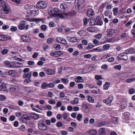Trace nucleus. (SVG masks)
Listing matches in <instances>:
<instances>
[{
  "label": "nucleus",
  "mask_w": 135,
  "mask_h": 135,
  "mask_svg": "<svg viewBox=\"0 0 135 135\" xmlns=\"http://www.w3.org/2000/svg\"><path fill=\"white\" fill-rule=\"evenodd\" d=\"M53 11L54 13L53 14L54 15V16L55 17L57 18H64V15L63 14L64 12L60 13V10L57 8H55Z\"/></svg>",
  "instance_id": "1"
},
{
  "label": "nucleus",
  "mask_w": 135,
  "mask_h": 135,
  "mask_svg": "<svg viewBox=\"0 0 135 135\" xmlns=\"http://www.w3.org/2000/svg\"><path fill=\"white\" fill-rule=\"evenodd\" d=\"M27 24L26 21H22L20 23L17 27L20 30H22L25 29L26 30L28 29V25H26Z\"/></svg>",
  "instance_id": "2"
},
{
  "label": "nucleus",
  "mask_w": 135,
  "mask_h": 135,
  "mask_svg": "<svg viewBox=\"0 0 135 135\" xmlns=\"http://www.w3.org/2000/svg\"><path fill=\"white\" fill-rule=\"evenodd\" d=\"M75 3L79 10L82 8L84 6L83 0H75Z\"/></svg>",
  "instance_id": "3"
},
{
  "label": "nucleus",
  "mask_w": 135,
  "mask_h": 135,
  "mask_svg": "<svg viewBox=\"0 0 135 135\" xmlns=\"http://www.w3.org/2000/svg\"><path fill=\"white\" fill-rule=\"evenodd\" d=\"M23 77L26 79L24 80V82L25 83H28L31 81V72H28L27 74H23Z\"/></svg>",
  "instance_id": "4"
},
{
  "label": "nucleus",
  "mask_w": 135,
  "mask_h": 135,
  "mask_svg": "<svg viewBox=\"0 0 135 135\" xmlns=\"http://www.w3.org/2000/svg\"><path fill=\"white\" fill-rule=\"evenodd\" d=\"M21 121L23 123H27L28 121L30 119V117L28 115L26 114L22 115L21 117Z\"/></svg>",
  "instance_id": "5"
},
{
  "label": "nucleus",
  "mask_w": 135,
  "mask_h": 135,
  "mask_svg": "<svg viewBox=\"0 0 135 135\" xmlns=\"http://www.w3.org/2000/svg\"><path fill=\"white\" fill-rule=\"evenodd\" d=\"M18 88L17 86L13 85L10 84H8V86H7V91L8 92H11L16 91L17 89Z\"/></svg>",
  "instance_id": "6"
},
{
  "label": "nucleus",
  "mask_w": 135,
  "mask_h": 135,
  "mask_svg": "<svg viewBox=\"0 0 135 135\" xmlns=\"http://www.w3.org/2000/svg\"><path fill=\"white\" fill-rule=\"evenodd\" d=\"M113 97L112 96H109L106 99L103 100V102L109 105H110V103H112Z\"/></svg>",
  "instance_id": "7"
},
{
  "label": "nucleus",
  "mask_w": 135,
  "mask_h": 135,
  "mask_svg": "<svg viewBox=\"0 0 135 135\" xmlns=\"http://www.w3.org/2000/svg\"><path fill=\"white\" fill-rule=\"evenodd\" d=\"M12 64V67L13 68H18L22 66V63L16 61L13 62Z\"/></svg>",
  "instance_id": "8"
},
{
  "label": "nucleus",
  "mask_w": 135,
  "mask_h": 135,
  "mask_svg": "<svg viewBox=\"0 0 135 135\" xmlns=\"http://www.w3.org/2000/svg\"><path fill=\"white\" fill-rule=\"evenodd\" d=\"M117 32L116 30L114 29H109L107 30V36L110 37L112 36L113 35L116 33Z\"/></svg>",
  "instance_id": "9"
},
{
  "label": "nucleus",
  "mask_w": 135,
  "mask_h": 135,
  "mask_svg": "<svg viewBox=\"0 0 135 135\" xmlns=\"http://www.w3.org/2000/svg\"><path fill=\"white\" fill-rule=\"evenodd\" d=\"M119 58L120 60H126L128 59L127 54L125 53H121L119 55Z\"/></svg>",
  "instance_id": "10"
},
{
  "label": "nucleus",
  "mask_w": 135,
  "mask_h": 135,
  "mask_svg": "<svg viewBox=\"0 0 135 135\" xmlns=\"http://www.w3.org/2000/svg\"><path fill=\"white\" fill-rule=\"evenodd\" d=\"M30 12L31 13L29 14H32L34 16H36L38 14L39 11L38 8L34 6L32 8V10Z\"/></svg>",
  "instance_id": "11"
},
{
  "label": "nucleus",
  "mask_w": 135,
  "mask_h": 135,
  "mask_svg": "<svg viewBox=\"0 0 135 135\" xmlns=\"http://www.w3.org/2000/svg\"><path fill=\"white\" fill-rule=\"evenodd\" d=\"M87 15L89 17H92L94 16V12L93 9H89L87 10Z\"/></svg>",
  "instance_id": "12"
},
{
  "label": "nucleus",
  "mask_w": 135,
  "mask_h": 135,
  "mask_svg": "<svg viewBox=\"0 0 135 135\" xmlns=\"http://www.w3.org/2000/svg\"><path fill=\"white\" fill-rule=\"evenodd\" d=\"M34 6L31 5L27 4L25 5L24 6V9L29 14L31 13V11Z\"/></svg>",
  "instance_id": "13"
},
{
  "label": "nucleus",
  "mask_w": 135,
  "mask_h": 135,
  "mask_svg": "<svg viewBox=\"0 0 135 135\" xmlns=\"http://www.w3.org/2000/svg\"><path fill=\"white\" fill-rule=\"evenodd\" d=\"M56 41L58 42L61 43L62 44H66L67 41L65 39L62 37H58L56 38Z\"/></svg>",
  "instance_id": "14"
},
{
  "label": "nucleus",
  "mask_w": 135,
  "mask_h": 135,
  "mask_svg": "<svg viewBox=\"0 0 135 135\" xmlns=\"http://www.w3.org/2000/svg\"><path fill=\"white\" fill-rule=\"evenodd\" d=\"M86 30L90 32H93L98 31L99 29L96 27L92 26L87 28Z\"/></svg>",
  "instance_id": "15"
},
{
  "label": "nucleus",
  "mask_w": 135,
  "mask_h": 135,
  "mask_svg": "<svg viewBox=\"0 0 135 135\" xmlns=\"http://www.w3.org/2000/svg\"><path fill=\"white\" fill-rule=\"evenodd\" d=\"M8 84L3 83L0 85V90L5 91H7V86Z\"/></svg>",
  "instance_id": "16"
},
{
  "label": "nucleus",
  "mask_w": 135,
  "mask_h": 135,
  "mask_svg": "<svg viewBox=\"0 0 135 135\" xmlns=\"http://www.w3.org/2000/svg\"><path fill=\"white\" fill-rule=\"evenodd\" d=\"M44 71L48 74L50 75H52L55 73V71L54 70L47 68H45Z\"/></svg>",
  "instance_id": "17"
},
{
  "label": "nucleus",
  "mask_w": 135,
  "mask_h": 135,
  "mask_svg": "<svg viewBox=\"0 0 135 135\" xmlns=\"http://www.w3.org/2000/svg\"><path fill=\"white\" fill-rule=\"evenodd\" d=\"M63 53L62 52L60 51H55L54 52H52L50 54L51 56L55 57H58L60 55L62 54Z\"/></svg>",
  "instance_id": "18"
},
{
  "label": "nucleus",
  "mask_w": 135,
  "mask_h": 135,
  "mask_svg": "<svg viewBox=\"0 0 135 135\" xmlns=\"http://www.w3.org/2000/svg\"><path fill=\"white\" fill-rule=\"evenodd\" d=\"M9 75L13 77H16L17 75V73L15 71L13 70H10L8 72Z\"/></svg>",
  "instance_id": "19"
},
{
  "label": "nucleus",
  "mask_w": 135,
  "mask_h": 135,
  "mask_svg": "<svg viewBox=\"0 0 135 135\" xmlns=\"http://www.w3.org/2000/svg\"><path fill=\"white\" fill-rule=\"evenodd\" d=\"M21 38L24 42H29L31 41L30 38L26 35H22L21 37Z\"/></svg>",
  "instance_id": "20"
},
{
  "label": "nucleus",
  "mask_w": 135,
  "mask_h": 135,
  "mask_svg": "<svg viewBox=\"0 0 135 135\" xmlns=\"http://www.w3.org/2000/svg\"><path fill=\"white\" fill-rule=\"evenodd\" d=\"M76 13V11L74 10H72L71 12L69 13L68 11L67 12H65L63 13L64 15V18L67 16H72L74 15Z\"/></svg>",
  "instance_id": "21"
},
{
  "label": "nucleus",
  "mask_w": 135,
  "mask_h": 135,
  "mask_svg": "<svg viewBox=\"0 0 135 135\" xmlns=\"http://www.w3.org/2000/svg\"><path fill=\"white\" fill-rule=\"evenodd\" d=\"M60 8L63 10L62 12H68V8L67 6L64 4H61L60 6Z\"/></svg>",
  "instance_id": "22"
},
{
  "label": "nucleus",
  "mask_w": 135,
  "mask_h": 135,
  "mask_svg": "<svg viewBox=\"0 0 135 135\" xmlns=\"http://www.w3.org/2000/svg\"><path fill=\"white\" fill-rule=\"evenodd\" d=\"M72 23L74 25V26L77 28H80L81 26V23L80 21L76 22L75 21H73Z\"/></svg>",
  "instance_id": "23"
},
{
  "label": "nucleus",
  "mask_w": 135,
  "mask_h": 135,
  "mask_svg": "<svg viewBox=\"0 0 135 135\" xmlns=\"http://www.w3.org/2000/svg\"><path fill=\"white\" fill-rule=\"evenodd\" d=\"M77 33L79 35L81 36H85L87 34V32L86 31L81 30L78 31L77 32Z\"/></svg>",
  "instance_id": "24"
},
{
  "label": "nucleus",
  "mask_w": 135,
  "mask_h": 135,
  "mask_svg": "<svg viewBox=\"0 0 135 135\" xmlns=\"http://www.w3.org/2000/svg\"><path fill=\"white\" fill-rule=\"evenodd\" d=\"M75 81L76 83H80L83 82V80L82 77L80 76L76 77Z\"/></svg>",
  "instance_id": "25"
},
{
  "label": "nucleus",
  "mask_w": 135,
  "mask_h": 135,
  "mask_svg": "<svg viewBox=\"0 0 135 135\" xmlns=\"http://www.w3.org/2000/svg\"><path fill=\"white\" fill-rule=\"evenodd\" d=\"M25 92L27 93V94H30L31 93L33 92V90L29 88L25 87Z\"/></svg>",
  "instance_id": "26"
},
{
  "label": "nucleus",
  "mask_w": 135,
  "mask_h": 135,
  "mask_svg": "<svg viewBox=\"0 0 135 135\" xmlns=\"http://www.w3.org/2000/svg\"><path fill=\"white\" fill-rule=\"evenodd\" d=\"M87 132L89 135H95L97 133L96 131L93 129H91L88 131Z\"/></svg>",
  "instance_id": "27"
},
{
  "label": "nucleus",
  "mask_w": 135,
  "mask_h": 135,
  "mask_svg": "<svg viewBox=\"0 0 135 135\" xmlns=\"http://www.w3.org/2000/svg\"><path fill=\"white\" fill-rule=\"evenodd\" d=\"M30 116L31 118L36 119H37L39 118L38 114L33 113H31L30 114Z\"/></svg>",
  "instance_id": "28"
},
{
  "label": "nucleus",
  "mask_w": 135,
  "mask_h": 135,
  "mask_svg": "<svg viewBox=\"0 0 135 135\" xmlns=\"http://www.w3.org/2000/svg\"><path fill=\"white\" fill-rule=\"evenodd\" d=\"M4 64L5 65L6 67L9 68L12 67V65H11L10 62L8 61H4Z\"/></svg>",
  "instance_id": "29"
},
{
  "label": "nucleus",
  "mask_w": 135,
  "mask_h": 135,
  "mask_svg": "<svg viewBox=\"0 0 135 135\" xmlns=\"http://www.w3.org/2000/svg\"><path fill=\"white\" fill-rule=\"evenodd\" d=\"M97 23L98 25H102L103 24V22L100 17L99 16H98L97 17Z\"/></svg>",
  "instance_id": "30"
},
{
  "label": "nucleus",
  "mask_w": 135,
  "mask_h": 135,
  "mask_svg": "<svg viewBox=\"0 0 135 135\" xmlns=\"http://www.w3.org/2000/svg\"><path fill=\"white\" fill-rule=\"evenodd\" d=\"M99 132L100 135H104L105 134V131L104 128H100L99 130Z\"/></svg>",
  "instance_id": "31"
},
{
  "label": "nucleus",
  "mask_w": 135,
  "mask_h": 135,
  "mask_svg": "<svg viewBox=\"0 0 135 135\" xmlns=\"http://www.w3.org/2000/svg\"><path fill=\"white\" fill-rule=\"evenodd\" d=\"M6 36L0 34V41H5L6 40Z\"/></svg>",
  "instance_id": "32"
},
{
  "label": "nucleus",
  "mask_w": 135,
  "mask_h": 135,
  "mask_svg": "<svg viewBox=\"0 0 135 135\" xmlns=\"http://www.w3.org/2000/svg\"><path fill=\"white\" fill-rule=\"evenodd\" d=\"M87 100L90 103H93L94 101V98L92 97L89 96L88 97Z\"/></svg>",
  "instance_id": "33"
},
{
  "label": "nucleus",
  "mask_w": 135,
  "mask_h": 135,
  "mask_svg": "<svg viewBox=\"0 0 135 135\" xmlns=\"http://www.w3.org/2000/svg\"><path fill=\"white\" fill-rule=\"evenodd\" d=\"M42 3V1H38L36 4V6L38 8L42 9V3Z\"/></svg>",
  "instance_id": "34"
},
{
  "label": "nucleus",
  "mask_w": 135,
  "mask_h": 135,
  "mask_svg": "<svg viewBox=\"0 0 135 135\" xmlns=\"http://www.w3.org/2000/svg\"><path fill=\"white\" fill-rule=\"evenodd\" d=\"M110 85V83L109 82H106L105 84L103 86V88L105 90H107L108 89Z\"/></svg>",
  "instance_id": "35"
},
{
  "label": "nucleus",
  "mask_w": 135,
  "mask_h": 135,
  "mask_svg": "<svg viewBox=\"0 0 135 135\" xmlns=\"http://www.w3.org/2000/svg\"><path fill=\"white\" fill-rule=\"evenodd\" d=\"M53 47L56 50H58L61 48L60 45L55 44L53 45Z\"/></svg>",
  "instance_id": "36"
},
{
  "label": "nucleus",
  "mask_w": 135,
  "mask_h": 135,
  "mask_svg": "<svg viewBox=\"0 0 135 135\" xmlns=\"http://www.w3.org/2000/svg\"><path fill=\"white\" fill-rule=\"evenodd\" d=\"M78 73L81 74H84L86 73L87 72L85 71V70L84 69H80L78 70Z\"/></svg>",
  "instance_id": "37"
},
{
  "label": "nucleus",
  "mask_w": 135,
  "mask_h": 135,
  "mask_svg": "<svg viewBox=\"0 0 135 135\" xmlns=\"http://www.w3.org/2000/svg\"><path fill=\"white\" fill-rule=\"evenodd\" d=\"M5 7H2L3 8V11L5 13H7L8 12V6H7V3L5 4Z\"/></svg>",
  "instance_id": "38"
},
{
  "label": "nucleus",
  "mask_w": 135,
  "mask_h": 135,
  "mask_svg": "<svg viewBox=\"0 0 135 135\" xmlns=\"http://www.w3.org/2000/svg\"><path fill=\"white\" fill-rule=\"evenodd\" d=\"M69 40L70 42L74 43L76 42L77 41V38L75 37H73L70 38Z\"/></svg>",
  "instance_id": "39"
},
{
  "label": "nucleus",
  "mask_w": 135,
  "mask_h": 135,
  "mask_svg": "<svg viewBox=\"0 0 135 135\" xmlns=\"http://www.w3.org/2000/svg\"><path fill=\"white\" fill-rule=\"evenodd\" d=\"M96 23V20L95 19H91L89 22V24L91 25H94Z\"/></svg>",
  "instance_id": "40"
},
{
  "label": "nucleus",
  "mask_w": 135,
  "mask_h": 135,
  "mask_svg": "<svg viewBox=\"0 0 135 135\" xmlns=\"http://www.w3.org/2000/svg\"><path fill=\"white\" fill-rule=\"evenodd\" d=\"M128 53L129 54H133L135 53V49L131 48L128 50Z\"/></svg>",
  "instance_id": "41"
},
{
  "label": "nucleus",
  "mask_w": 135,
  "mask_h": 135,
  "mask_svg": "<svg viewBox=\"0 0 135 135\" xmlns=\"http://www.w3.org/2000/svg\"><path fill=\"white\" fill-rule=\"evenodd\" d=\"M61 80L63 83L65 84H66L69 82V80L66 78H62L61 79Z\"/></svg>",
  "instance_id": "42"
},
{
  "label": "nucleus",
  "mask_w": 135,
  "mask_h": 135,
  "mask_svg": "<svg viewBox=\"0 0 135 135\" xmlns=\"http://www.w3.org/2000/svg\"><path fill=\"white\" fill-rule=\"evenodd\" d=\"M82 118V115L80 114H78L77 115L76 117V119L79 121H81Z\"/></svg>",
  "instance_id": "43"
},
{
  "label": "nucleus",
  "mask_w": 135,
  "mask_h": 135,
  "mask_svg": "<svg viewBox=\"0 0 135 135\" xmlns=\"http://www.w3.org/2000/svg\"><path fill=\"white\" fill-rule=\"evenodd\" d=\"M6 3L3 0H0V6L1 7H5V4Z\"/></svg>",
  "instance_id": "44"
},
{
  "label": "nucleus",
  "mask_w": 135,
  "mask_h": 135,
  "mask_svg": "<svg viewBox=\"0 0 135 135\" xmlns=\"http://www.w3.org/2000/svg\"><path fill=\"white\" fill-rule=\"evenodd\" d=\"M38 128L41 130H42V120H40L38 123Z\"/></svg>",
  "instance_id": "45"
},
{
  "label": "nucleus",
  "mask_w": 135,
  "mask_h": 135,
  "mask_svg": "<svg viewBox=\"0 0 135 135\" xmlns=\"http://www.w3.org/2000/svg\"><path fill=\"white\" fill-rule=\"evenodd\" d=\"M110 45L109 44H106L103 46V48L105 50H108L109 48Z\"/></svg>",
  "instance_id": "46"
},
{
  "label": "nucleus",
  "mask_w": 135,
  "mask_h": 135,
  "mask_svg": "<svg viewBox=\"0 0 135 135\" xmlns=\"http://www.w3.org/2000/svg\"><path fill=\"white\" fill-rule=\"evenodd\" d=\"M94 47L93 45L91 43H90L88 44V46L86 47V49L87 50H89L92 48Z\"/></svg>",
  "instance_id": "47"
},
{
  "label": "nucleus",
  "mask_w": 135,
  "mask_h": 135,
  "mask_svg": "<svg viewBox=\"0 0 135 135\" xmlns=\"http://www.w3.org/2000/svg\"><path fill=\"white\" fill-rule=\"evenodd\" d=\"M118 8H117L114 7L113 8V11L114 15L115 16L118 13Z\"/></svg>",
  "instance_id": "48"
},
{
  "label": "nucleus",
  "mask_w": 135,
  "mask_h": 135,
  "mask_svg": "<svg viewBox=\"0 0 135 135\" xmlns=\"http://www.w3.org/2000/svg\"><path fill=\"white\" fill-rule=\"evenodd\" d=\"M129 113L128 112H126L124 113V118L126 119H128L129 118Z\"/></svg>",
  "instance_id": "49"
},
{
  "label": "nucleus",
  "mask_w": 135,
  "mask_h": 135,
  "mask_svg": "<svg viewBox=\"0 0 135 135\" xmlns=\"http://www.w3.org/2000/svg\"><path fill=\"white\" fill-rule=\"evenodd\" d=\"M135 80V78H129L126 80V82L127 83H130Z\"/></svg>",
  "instance_id": "50"
},
{
  "label": "nucleus",
  "mask_w": 135,
  "mask_h": 135,
  "mask_svg": "<svg viewBox=\"0 0 135 135\" xmlns=\"http://www.w3.org/2000/svg\"><path fill=\"white\" fill-rule=\"evenodd\" d=\"M17 27H15L13 26H11L10 28V30L12 32L16 31L17 30Z\"/></svg>",
  "instance_id": "51"
},
{
  "label": "nucleus",
  "mask_w": 135,
  "mask_h": 135,
  "mask_svg": "<svg viewBox=\"0 0 135 135\" xmlns=\"http://www.w3.org/2000/svg\"><path fill=\"white\" fill-rule=\"evenodd\" d=\"M135 91V89L134 88H131L128 91L130 94H132L134 93Z\"/></svg>",
  "instance_id": "52"
},
{
  "label": "nucleus",
  "mask_w": 135,
  "mask_h": 135,
  "mask_svg": "<svg viewBox=\"0 0 135 135\" xmlns=\"http://www.w3.org/2000/svg\"><path fill=\"white\" fill-rule=\"evenodd\" d=\"M54 96L53 95V93L51 92V91H49L48 92V94L47 95V97L48 98H53V97Z\"/></svg>",
  "instance_id": "53"
},
{
  "label": "nucleus",
  "mask_w": 135,
  "mask_h": 135,
  "mask_svg": "<svg viewBox=\"0 0 135 135\" xmlns=\"http://www.w3.org/2000/svg\"><path fill=\"white\" fill-rule=\"evenodd\" d=\"M102 36V34L100 33H99L94 36L95 38L97 39H100Z\"/></svg>",
  "instance_id": "54"
},
{
  "label": "nucleus",
  "mask_w": 135,
  "mask_h": 135,
  "mask_svg": "<svg viewBox=\"0 0 135 135\" xmlns=\"http://www.w3.org/2000/svg\"><path fill=\"white\" fill-rule=\"evenodd\" d=\"M48 103L54 105L56 103L55 101L53 99H51L48 101Z\"/></svg>",
  "instance_id": "55"
},
{
  "label": "nucleus",
  "mask_w": 135,
  "mask_h": 135,
  "mask_svg": "<svg viewBox=\"0 0 135 135\" xmlns=\"http://www.w3.org/2000/svg\"><path fill=\"white\" fill-rule=\"evenodd\" d=\"M128 36V34L127 33H123L121 36L122 38H123L126 39L127 38Z\"/></svg>",
  "instance_id": "56"
},
{
  "label": "nucleus",
  "mask_w": 135,
  "mask_h": 135,
  "mask_svg": "<svg viewBox=\"0 0 135 135\" xmlns=\"http://www.w3.org/2000/svg\"><path fill=\"white\" fill-rule=\"evenodd\" d=\"M82 107L84 109V110H87L88 109V106L86 104L83 103L82 104Z\"/></svg>",
  "instance_id": "57"
},
{
  "label": "nucleus",
  "mask_w": 135,
  "mask_h": 135,
  "mask_svg": "<svg viewBox=\"0 0 135 135\" xmlns=\"http://www.w3.org/2000/svg\"><path fill=\"white\" fill-rule=\"evenodd\" d=\"M110 56V54H106L104 56L102 57V59H107L108 57H109Z\"/></svg>",
  "instance_id": "58"
},
{
  "label": "nucleus",
  "mask_w": 135,
  "mask_h": 135,
  "mask_svg": "<svg viewBox=\"0 0 135 135\" xmlns=\"http://www.w3.org/2000/svg\"><path fill=\"white\" fill-rule=\"evenodd\" d=\"M62 117H63V119L64 120H66L68 118V115L67 113H64L63 115H62Z\"/></svg>",
  "instance_id": "59"
},
{
  "label": "nucleus",
  "mask_w": 135,
  "mask_h": 135,
  "mask_svg": "<svg viewBox=\"0 0 135 135\" xmlns=\"http://www.w3.org/2000/svg\"><path fill=\"white\" fill-rule=\"evenodd\" d=\"M54 41L53 39L52 38H48L47 40V42L49 44H52V43Z\"/></svg>",
  "instance_id": "60"
},
{
  "label": "nucleus",
  "mask_w": 135,
  "mask_h": 135,
  "mask_svg": "<svg viewBox=\"0 0 135 135\" xmlns=\"http://www.w3.org/2000/svg\"><path fill=\"white\" fill-rule=\"evenodd\" d=\"M9 27V26L7 25H4L2 26V28L3 30H6L8 29Z\"/></svg>",
  "instance_id": "61"
},
{
  "label": "nucleus",
  "mask_w": 135,
  "mask_h": 135,
  "mask_svg": "<svg viewBox=\"0 0 135 135\" xmlns=\"http://www.w3.org/2000/svg\"><path fill=\"white\" fill-rule=\"evenodd\" d=\"M115 59L114 57H112L108 58L107 60L109 62H113V61Z\"/></svg>",
  "instance_id": "62"
},
{
  "label": "nucleus",
  "mask_w": 135,
  "mask_h": 135,
  "mask_svg": "<svg viewBox=\"0 0 135 135\" xmlns=\"http://www.w3.org/2000/svg\"><path fill=\"white\" fill-rule=\"evenodd\" d=\"M31 107L32 109L33 110L38 112V110L36 108V107H35V106H33V104H31Z\"/></svg>",
  "instance_id": "63"
},
{
  "label": "nucleus",
  "mask_w": 135,
  "mask_h": 135,
  "mask_svg": "<svg viewBox=\"0 0 135 135\" xmlns=\"http://www.w3.org/2000/svg\"><path fill=\"white\" fill-rule=\"evenodd\" d=\"M81 42L82 44L84 45H86L88 44L87 41L86 40L84 39L82 40Z\"/></svg>",
  "instance_id": "64"
}]
</instances>
